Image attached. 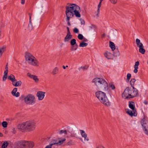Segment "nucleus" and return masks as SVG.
<instances>
[{"mask_svg": "<svg viewBox=\"0 0 148 148\" xmlns=\"http://www.w3.org/2000/svg\"><path fill=\"white\" fill-rule=\"evenodd\" d=\"M18 129L22 132H28L34 130L36 128V123L32 121H27L17 125Z\"/></svg>", "mask_w": 148, "mask_h": 148, "instance_id": "f257e3e1", "label": "nucleus"}, {"mask_svg": "<svg viewBox=\"0 0 148 148\" xmlns=\"http://www.w3.org/2000/svg\"><path fill=\"white\" fill-rule=\"evenodd\" d=\"M127 87L122 94V98L130 99L136 96L138 94V90L134 87Z\"/></svg>", "mask_w": 148, "mask_h": 148, "instance_id": "f03ea898", "label": "nucleus"}, {"mask_svg": "<svg viewBox=\"0 0 148 148\" xmlns=\"http://www.w3.org/2000/svg\"><path fill=\"white\" fill-rule=\"evenodd\" d=\"M92 82L95 84L99 89L103 88L105 90L108 89L107 83L102 78L96 77L93 79Z\"/></svg>", "mask_w": 148, "mask_h": 148, "instance_id": "7ed1b4c3", "label": "nucleus"}, {"mask_svg": "<svg viewBox=\"0 0 148 148\" xmlns=\"http://www.w3.org/2000/svg\"><path fill=\"white\" fill-rule=\"evenodd\" d=\"M96 97L103 104L107 106H110V103L106 96V94L100 91L96 92L95 93Z\"/></svg>", "mask_w": 148, "mask_h": 148, "instance_id": "20e7f679", "label": "nucleus"}, {"mask_svg": "<svg viewBox=\"0 0 148 148\" xmlns=\"http://www.w3.org/2000/svg\"><path fill=\"white\" fill-rule=\"evenodd\" d=\"M25 60L30 64L34 66H39V62L30 53L26 52L25 53Z\"/></svg>", "mask_w": 148, "mask_h": 148, "instance_id": "39448f33", "label": "nucleus"}, {"mask_svg": "<svg viewBox=\"0 0 148 148\" xmlns=\"http://www.w3.org/2000/svg\"><path fill=\"white\" fill-rule=\"evenodd\" d=\"M68 6H66L65 12L68 13H70L71 15L73 16V12L75 10L78 9L79 6L76 4L73 3H68Z\"/></svg>", "mask_w": 148, "mask_h": 148, "instance_id": "423d86ee", "label": "nucleus"}, {"mask_svg": "<svg viewBox=\"0 0 148 148\" xmlns=\"http://www.w3.org/2000/svg\"><path fill=\"white\" fill-rule=\"evenodd\" d=\"M25 103L27 105H32L36 103V99L34 95L32 94L28 95L24 98Z\"/></svg>", "mask_w": 148, "mask_h": 148, "instance_id": "0eeeda50", "label": "nucleus"}, {"mask_svg": "<svg viewBox=\"0 0 148 148\" xmlns=\"http://www.w3.org/2000/svg\"><path fill=\"white\" fill-rule=\"evenodd\" d=\"M109 43L110 47L111 48L112 51H114L115 50L116 52H114L113 55L114 56L116 57L119 56L120 54L119 52L118 51L117 49H116L114 43L113 42L110 41Z\"/></svg>", "mask_w": 148, "mask_h": 148, "instance_id": "6e6552de", "label": "nucleus"}, {"mask_svg": "<svg viewBox=\"0 0 148 148\" xmlns=\"http://www.w3.org/2000/svg\"><path fill=\"white\" fill-rule=\"evenodd\" d=\"M129 106L130 109L132 110L133 112H134V116H136L137 113L135 109L134 102L129 101Z\"/></svg>", "mask_w": 148, "mask_h": 148, "instance_id": "1a4fd4ad", "label": "nucleus"}, {"mask_svg": "<svg viewBox=\"0 0 148 148\" xmlns=\"http://www.w3.org/2000/svg\"><path fill=\"white\" fill-rule=\"evenodd\" d=\"M45 93V92L40 91L37 92V96L38 97L39 100H42L44 99Z\"/></svg>", "mask_w": 148, "mask_h": 148, "instance_id": "9d476101", "label": "nucleus"}, {"mask_svg": "<svg viewBox=\"0 0 148 148\" xmlns=\"http://www.w3.org/2000/svg\"><path fill=\"white\" fill-rule=\"evenodd\" d=\"M79 9H77L76 10H75L74 12H73V16L72 15V17H73L74 15L77 18H80L81 17V14L80 13V12L81 11L80 7H79L78 8Z\"/></svg>", "mask_w": 148, "mask_h": 148, "instance_id": "9b49d317", "label": "nucleus"}, {"mask_svg": "<svg viewBox=\"0 0 148 148\" xmlns=\"http://www.w3.org/2000/svg\"><path fill=\"white\" fill-rule=\"evenodd\" d=\"M26 148H33L34 146V144L32 141H26Z\"/></svg>", "mask_w": 148, "mask_h": 148, "instance_id": "f8f14e48", "label": "nucleus"}, {"mask_svg": "<svg viewBox=\"0 0 148 148\" xmlns=\"http://www.w3.org/2000/svg\"><path fill=\"white\" fill-rule=\"evenodd\" d=\"M27 75L29 77L31 78L32 79L34 80L36 82H38L39 80L37 78V76L35 75H32L29 73H27Z\"/></svg>", "mask_w": 148, "mask_h": 148, "instance_id": "ddd939ff", "label": "nucleus"}, {"mask_svg": "<svg viewBox=\"0 0 148 148\" xmlns=\"http://www.w3.org/2000/svg\"><path fill=\"white\" fill-rule=\"evenodd\" d=\"M17 89L16 88H14L11 92V93L12 95L16 97H18L20 96V93L18 92H17L16 93V92L17 91Z\"/></svg>", "mask_w": 148, "mask_h": 148, "instance_id": "4468645a", "label": "nucleus"}, {"mask_svg": "<svg viewBox=\"0 0 148 148\" xmlns=\"http://www.w3.org/2000/svg\"><path fill=\"white\" fill-rule=\"evenodd\" d=\"M80 131L82 137L84 138V140L88 141L89 139L87 137V134L85 133L84 131L82 130H80Z\"/></svg>", "mask_w": 148, "mask_h": 148, "instance_id": "2eb2a0df", "label": "nucleus"}, {"mask_svg": "<svg viewBox=\"0 0 148 148\" xmlns=\"http://www.w3.org/2000/svg\"><path fill=\"white\" fill-rule=\"evenodd\" d=\"M72 36L71 33H67L66 36L65 37L64 41V42H69L70 39L72 38Z\"/></svg>", "mask_w": 148, "mask_h": 148, "instance_id": "dca6fc26", "label": "nucleus"}, {"mask_svg": "<svg viewBox=\"0 0 148 148\" xmlns=\"http://www.w3.org/2000/svg\"><path fill=\"white\" fill-rule=\"evenodd\" d=\"M8 78L12 81V84H14L15 83L14 82L16 81L15 76L12 74H11L9 76Z\"/></svg>", "mask_w": 148, "mask_h": 148, "instance_id": "f3484780", "label": "nucleus"}, {"mask_svg": "<svg viewBox=\"0 0 148 148\" xmlns=\"http://www.w3.org/2000/svg\"><path fill=\"white\" fill-rule=\"evenodd\" d=\"M142 126L145 133L148 136V125L146 124L142 125Z\"/></svg>", "mask_w": 148, "mask_h": 148, "instance_id": "a211bd4d", "label": "nucleus"}, {"mask_svg": "<svg viewBox=\"0 0 148 148\" xmlns=\"http://www.w3.org/2000/svg\"><path fill=\"white\" fill-rule=\"evenodd\" d=\"M104 55L105 57L108 59H112L113 58L112 54L108 51L105 53Z\"/></svg>", "mask_w": 148, "mask_h": 148, "instance_id": "6ab92c4d", "label": "nucleus"}, {"mask_svg": "<svg viewBox=\"0 0 148 148\" xmlns=\"http://www.w3.org/2000/svg\"><path fill=\"white\" fill-rule=\"evenodd\" d=\"M21 140L15 143L14 144V148H21Z\"/></svg>", "mask_w": 148, "mask_h": 148, "instance_id": "aec40b11", "label": "nucleus"}, {"mask_svg": "<svg viewBox=\"0 0 148 148\" xmlns=\"http://www.w3.org/2000/svg\"><path fill=\"white\" fill-rule=\"evenodd\" d=\"M139 64V62L138 61L136 62L135 63V64L134 66V72L136 73H137L138 71V69Z\"/></svg>", "mask_w": 148, "mask_h": 148, "instance_id": "412c9836", "label": "nucleus"}, {"mask_svg": "<svg viewBox=\"0 0 148 148\" xmlns=\"http://www.w3.org/2000/svg\"><path fill=\"white\" fill-rule=\"evenodd\" d=\"M136 42L137 45V46L138 47H139V48L143 47V44L140 42V40L138 39L137 38L136 40Z\"/></svg>", "mask_w": 148, "mask_h": 148, "instance_id": "4be33fe9", "label": "nucleus"}, {"mask_svg": "<svg viewBox=\"0 0 148 148\" xmlns=\"http://www.w3.org/2000/svg\"><path fill=\"white\" fill-rule=\"evenodd\" d=\"M8 70H5L4 72V75L3 77V81H5L7 78V75L8 74Z\"/></svg>", "mask_w": 148, "mask_h": 148, "instance_id": "5701e85b", "label": "nucleus"}, {"mask_svg": "<svg viewBox=\"0 0 148 148\" xmlns=\"http://www.w3.org/2000/svg\"><path fill=\"white\" fill-rule=\"evenodd\" d=\"M58 71L59 69L57 67H56L53 69L52 73L53 75H55L58 73Z\"/></svg>", "mask_w": 148, "mask_h": 148, "instance_id": "b1692460", "label": "nucleus"}, {"mask_svg": "<svg viewBox=\"0 0 148 148\" xmlns=\"http://www.w3.org/2000/svg\"><path fill=\"white\" fill-rule=\"evenodd\" d=\"M65 13L66 17V21L67 22L69 21L70 18H73V17H72V15L71 14L68 13L66 12H65Z\"/></svg>", "mask_w": 148, "mask_h": 148, "instance_id": "393cba45", "label": "nucleus"}, {"mask_svg": "<svg viewBox=\"0 0 148 148\" xmlns=\"http://www.w3.org/2000/svg\"><path fill=\"white\" fill-rule=\"evenodd\" d=\"M22 84V82L21 81H19L15 82L14 84H13V85L14 86L17 87L21 86Z\"/></svg>", "mask_w": 148, "mask_h": 148, "instance_id": "a878e982", "label": "nucleus"}, {"mask_svg": "<svg viewBox=\"0 0 148 148\" xmlns=\"http://www.w3.org/2000/svg\"><path fill=\"white\" fill-rule=\"evenodd\" d=\"M88 45L87 43L84 42L83 41L81 42L79 45V47H86Z\"/></svg>", "mask_w": 148, "mask_h": 148, "instance_id": "bb28decb", "label": "nucleus"}, {"mask_svg": "<svg viewBox=\"0 0 148 148\" xmlns=\"http://www.w3.org/2000/svg\"><path fill=\"white\" fill-rule=\"evenodd\" d=\"M66 140L65 138H64L62 139L61 140H59L58 142H57V146L60 145L62 144Z\"/></svg>", "mask_w": 148, "mask_h": 148, "instance_id": "cd10ccee", "label": "nucleus"}, {"mask_svg": "<svg viewBox=\"0 0 148 148\" xmlns=\"http://www.w3.org/2000/svg\"><path fill=\"white\" fill-rule=\"evenodd\" d=\"M136 80L134 78H132L130 82V83L132 87H134V85Z\"/></svg>", "mask_w": 148, "mask_h": 148, "instance_id": "c85d7f7f", "label": "nucleus"}, {"mask_svg": "<svg viewBox=\"0 0 148 148\" xmlns=\"http://www.w3.org/2000/svg\"><path fill=\"white\" fill-rule=\"evenodd\" d=\"M57 140H53L50 142V143L52 146L55 145L57 146Z\"/></svg>", "mask_w": 148, "mask_h": 148, "instance_id": "c756f323", "label": "nucleus"}, {"mask_svg": "<svg viewBox=\"0 0 148 148\" xmlns=\"http://www.w3.org/2000/svg\"><path fill=\"white\" fill-rule=\"evenodd\" d=\"M139 51L140 53H141L143 54H144L145 52V51L144 49V46L139 48Z\"/></svg>", "mask_w": 148, "mask_h": 148, "instance_id": "7c9ffc66", "label": "nucleus"}, {"mask_svg": "<svg viewBox=\"0 0 148 148\" xmlns=\"http://www.w3.org/2000/svg\"><path fill=\"white\" fill-rule=\"evenodd\" d=\"M26 141L21 140V148H26Z\"/></svg>", "mask_w": 148, "mask_h": 148, "instance_id": "2f4dec72", "label": "nucleus"}, {"mask_svg": "<svg viewBox=\"0 0 148 148\" xmlns=\"http://www.w3.org/2000/svg\"><path fill=\"white\" fill-rule=\"evenodd\" d=\"M8 145V143L7 141H5L2 145L1 148H6Z\"/></svg>", "mask_w": 148, "mask_h": 148, "instance_id": "473e14b6", "label": "nucleus"}, {"mask_svg": "<svg viewBox=\"0 0 148 148\" xmlns=\"http://www.w3.org/2000/svg\"><path fill=\"white\" fill-rule=\"evenodd\" d=\"M78 48V46L77 44H76L73 46H72L71 49V51H73V50H76Z\"/></svg>", "mask_w": 148, "mask_h": 148, "instance_id": "72a5a7b5", "label": "nucleus"}, {"mask_svg": "<svg viewBox=\"0 0 148 148\" xmlns=\"http://www.w3.org/2000/svg\"><path fill=\"white\" fill-rule=\"evenodd\" d=\"M89 66L88 65H86L84 66H82L79 68V70H80L81 69H82L83 70H87Z\"/></svg>", "mask_w": 148, "mask_h": 148, "instance_id": "f704fd0d", "label": "nucleus"}, {"mask_svg": "<svg viewBox=\"0 0 148 148\" xmlns=\"http://www.w3.org/2000/svg\"><path fill=\"white\" fill-rule=\"evenodd\" d=\"M70 44L71 46H73L76 44V40L75 39H72L70 41Z\"/></svg>", "mask_w": 148, "mask_h": 148, "instance_id": "c9c22d12", "label": "nucleus"}, {"mask_svg": "<svg viewBox=\"0 0 148 148\" xmlns=\"http://www.w3.org/2000/svg\"><path fill=\"white\" fill-rule=\"evenodd\" d=\"M102 2H99V3L98 5V8L97 10V16H98L99 14V12L100 11V8L101 6V5Z\"/></svg>", "mask_w": 148, "mask_h": 148, "instance_id": "e433bc0d", "label": "nucleus"}, {"mask_svg": "<svg viewBox=\"0 0 148 148\" xmlns=\"http://www.w3.org/2000/svg\"><path fill=\"white\" fill-rule=\"evenodd\" d=\"M127 113L131 116H134V112H133L132 110V111L128 109L127 112Z\"/></svg>", "mask_w": 148, "mask_h": 148, "instance_id": "4c0bfd02", "label": "nucleus"}, {"mask_svg": "<svg viewBox=\"0 0 148 148\" xmlns=\"http://www.w3.org/2000/svg\"><path fill=\"white\" fill-rule=\"evenodd\" d=\"M140 123L141 125H144L147 124L146 123V119L145 117L141 119L140 121Z\"/></svg>", "mask_w": 148, "mask_h": 148, "instance_id": "58836bf2", "label": "nucleus"}, {"mask_svg": "<svg viewBox=\"0 0 148 148\" xmlns=\"http://www.w3.org/2000/svg\"><path fill=\"white\" fill-rule=\"evenodd\" d=\"M2 126L4 128H6L7 127L8 123L6 121H3L2 123Z\"/></svg>", "mask_w": 148, "mask_h": 148, "instance_id": "ea45409f", "label": "nucleus"}, {"mask_svg": "<svg viewBox=\"0 0 148 148\" xmlns=\"http://www.w3.org/2000/svg\"><path fill=\"white\" fill-rule=\"evenodd\" d=\"M63 133H64L65 134L67 135V132L66 130H60L59 131V134H62Z\"/></svg>", "mask_w": 148, "mask_h": 148, "instance_id": "a19ab883", "label": "nucleus"}, {"mask_svg": "<svg viewBox=\"0 0 148 148\" xmlns=\"http://www.w3.org/2000/svg\"><path fill=\"white\" fill-rule=\"evenodd\" d=\"M77 37L80 40H82L84 37L82 35L80 34H78Z\"/></svg>", "mask_w": 148, "mask_h": 148, "instance_id": "79ce46f5", "label": "nucleus"}, {"mask_svg": "<svg viewBox=\"0 0 148 148\" xmlns=\"http://www.w3.org/2000/svg\"><path fill=\"white\" fill-rule=\"evenodd\" d=\"M109 86L112 90H114L115 88V87L114 85L112 83L110 84Z\"/></svg>", "mask_w": 148, "mask_h": 148, "instance_id": "37998d69", "label": "nucleus"}, {"mask_svg": "<svg viewBox=\"0 0 148 148\" xmlns=\"http://www.w3.org/2000/svg\"><path fill=\"white\" fill-rule=\"evenodd\" d=\"M4 51L3 48H1L0 49V57L1 56L3 53Z\"/></svg>", "mask_w": 148, "mask_h": 148, "instance_id": "c03bdc74", "label": "nucleus"}, {"mask_svg": "<svg viewBox=\"0 0 148 148\" xmlns=\"http://www.w3.org/2000/svg\"><path fill=\"white\" fill-rule=\"evenodd\" d=\"M68 145H73V140H70L67 143Z\"/></svg>", "mask_w": 148, "mask_h": 148, "instance_id": "a18cd8bd", "label": "nucleus"}, {"mask_svg": "<svg viewBox=\"0 0 148 148\" xmlns=\"http://www.w3.org/2000/svg\"><path fill=\"white\" fill-rule=\"evenodd\" d=\"M131 74L129 73L127 74V80H128V81H129L130 79V78L131 77Z\"/></svg>", "mask_w": 148, "mask_h": 148, "instance_id": "49530a36", "label": "nucleus"}, {"mask_svg": "<svg viewBox=\"0 0 148 148\" xmlns=\"http://www.w3.org/2000/svg\"><path fill=\"white\" fill-rule=\"evenodd\" d=\"M73 32L75 33H78L79 31L77 28L75 27L73 29Z\"/></svg>", "mask_w": 148, "mask_h": 148, "instance_id": "de8ad7c7", "label": "nucleus"}, {"mask_svg": "<svg viewBox=\"0 0 148 148\" xmlns=\"http://www.w3.org/2000/svg\"><path fill=\"white\" fill-rule=\"evenodd\" d=\"M29 24H32L31 22V16L32 14L30 13H29Z\"/></svg>", "mask_w": 148, "mask_h": 148, "instance_id": "09e8293b", "label": "nucleus"}, {"mask_svg": "<svg viewBox=\"0 0 148 148\" xmlns=\"http://www.w3.org/2000/svg\"><path fill=\"white\" fill-rule=\"evenodd\" d=\"M28 27L29 29L30 30H32L33 29V26L32 24H29L28 25Z\"/></svg>", "mask_w": 148, "mask_h": 148, "instance_id": "8fccbe9b", "label": "nucleus"}, {"mask_svg": "<svg viewBox=\"0 0 148 148\" xmlns=\"http://www.w3.org/2000/svg\"><path fill=\"white\" fill-rule=\"evenodd\" d=\"M71 136L72 137H76L77 138L76 136L77 134L76 133H71Z\"/></svg>", "mask_w": 148, "mask_h": 148, "instance_id": "3c124183", "label": "nucleus"}, {"mask_svg": "<svg viewBox=\"0 0 148 148\" xmlns=\"http://www.w3.org/2000/svg\"><path fill=\"white\" fill-rule=\"evenodd\" d=\"M110 1L111 3L115 4L116 3L117 0H110Z\"/></svg>", "mask_w": 148, "mask_h": 148, "instance_id": "603ef678", "label": "nucleus"}, {"mask_svg": "<svg viewBox=\"0 0 148 148\" xmlns=\"http://www.w3.org/2000/svg\"><path fill=\"white\" fill-rule=\"evenodd\" d=\"M52 145H51L50 143L49 145H47L45 147V148H51L52 147Z\"/></svg>", "mask_w": 148, "mask_h": 148, "instance_id": "864d4df0", "label": "nucleus"}, {"mask_svg": "<svg viewBox=\"0 0 148 148\" xmlns=\"http://www.w3.org/2000/svg\"><path fill=\"white\" fill-rule=\"evenodd\" d=\"M81 23L82 25H84L85 24V22L84 20H81Z\"/></svg>", "mask_w": 148, "mask_h": 148, "instance_id": "5fc2aeb1", "label": "nucleus"}, {"mask_svg": "<svg viewBox=\"0 0 148 148\" xmlns=\"http://www.w3.org/2000/svg\"><path fill=\"white\" fill-rule=\"evenodd\" d=\"M67 33H71V32L69 30V27H67Z\"/></svg>", "mask_w": 148, "mask_h": 148, "instance_id": "6e6d98bb", "label": "nucleus"}, {"mask_svg": "<svg viewBox=\"0 0 148 148\" xmlns=\"http://www.w3.org/2000/svg\"><path fill=\"white\" fill-rule=\"evenodd\" d=\"M83 41L84 42H87V41H88V40L84 37V39H83Z\"/></svg>", "mask_w": 148, "mask_h": 148, "instance_id": "4d7b16f0", "label": "nucleus"}, {"mask_svg": "<svg viewBox=\"0 0 148 148\" xmlns=\"http://www.w3.org/2000/svg\"><path fill=\"white\" fill-rule=\"evenodd\" d=\"M21 4L23 5L25 3V0H21Z\"/></svg>", "mask_w": 148, "mask_h": 148, "instance_id": "13d9d810", "label": "nucleus"}, {"mask_svg": "<svg viewBox=\"0 0 148 148\" xmlns=\"http://www.w3.org/2000/svg\"><path fill=\"white\" fill-rule=\"evenodd\" d=\"M143 103L146 105H147L148 103L147 101L146 100L144 101L143 102Z\"/></svg>", "mask_w": 148, "mask_h": 148, "instance_id": "bf43d9fd", "label": "nucleus"}, {"mask_svg": "<svg viewBox=\"0 0 148 148\" xmlns=\"http://www.w3.org/2000/svg\"><path fill=\"white\" fill-rule=\"evenodd\" d=\"M8 63H7L5 66V70H8Z\"/></svg>", "mask_w": 148, "mask_h": 148, "instance_id": "052dcab7", "label": "nucleus"}, {"mask_svg": "<svg viewBox=\"0 0 148 148\" xmlns=\"http://www.w3.org/2000/svg\"><path fill=\"white\" fill-rule=\"evenodd\" d=\"M105 35H106V34H103L102 35V36H101L102 38L104 37Z\"/></svg>", "mask_w": 148, "mask_h": 148, "instance_id": "680f3d73", "label": "nucleus"}, {"mask_svg": "<svg viewBox=\"0 0 148 148\" xmlns=\"http://www.w3.org/2000/svg\"><path fill=\"white\" fill-rule=\"evenodd\" d=\"M67 24L69 26H70L71 25V23L69 21L67 22Z\"/></svg>", "mask_w": 148, "mask_h": 148, "instance_id": "e2e57ef3", "label": "nucleus"}, {"mask_svg": "<svg viewBox=\"0 0 148 148\" xmlns=\"http://www.w3.org/2000/svg\"><path fill=\"white\" fill-rule=\"evenodd\" d=\"M99 147H100V148H101L102 147V148H105V147H104L103 146H102V145H99Z\"/></svg>", "mask_w": 148, "mask_h": 148, "instance_id": "0e129e2a", "label": "nucleus"}, {"mask_svg": "<svg viewBox=\"0 0 148 148\" xmlns=\"http://www.w3.org/2000/svg\"><path fill=\"white\" fill-rule=\"evenodd\" d=\"M3 136V134L2 133L0 132V136L2 137Z\"/></svg>", "mask_w": 148, "mask_h": 148, "instance_id": "69168bd1", "label": "nucleus"}, {"mask_svg": "<svg viewBox=\"0 0 148 148\" xmlns=\"http://www.w3.org/2000/svg\"><path fill=\"white\" fill-rule=\"evenodd\" d=\"M62 67L63 68V69H66V67L65 66H63Z\"/></svg>", "mask_w": 148, "mask_h": 148, "instance_id": "338daca9", "label": "nucleus"}, {"mask_svg": "<svg viewBox=\"0 0 148 148\" xmlns=\"http://www.w3.org/2000/svg\"><path fill=\"white\" fill-rule=\"evenodd\" d=\"M23 97H24L23 95H22V96H21V97L23 98Z\"/></svg>", "mask_w": 148, "mask_h": 148, "instance_id": "774afa93", "label": "nucleus"}]
</instances>
